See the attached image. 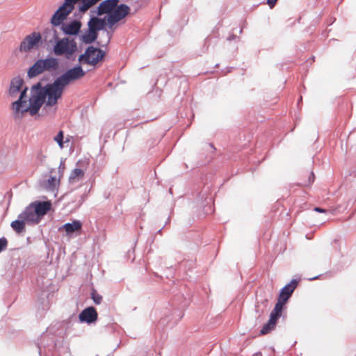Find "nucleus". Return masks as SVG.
<instances>
[{"label":"nucleus","mask_w":356,"mask_h":356,"mask_svg":"<svg viewBox=\"0 0 356 356\" xmlns=\"http://www.w3.org/2000/svg\"><path fill=\"white\" fill-rule=\"evenodd\" d=\"M65 88L56 79L54 83L42 87L40 83L34 85L31 90L29 105L26 104L27 88H24L20 93L19 99L12 104L14 117L21 118L29 112L31 115H35L39 111L43 104L47 106H52L57 104L63 93Z\"/></svg>","instance_id":"f257e3e1"},{"label":"nucleus","mask_w":356,"mask_h":356,"mask_svg":"<svg viewBox=\"0 0 356 356\" xmlns=\"http://www.w3.org/2000/svg\"><path fill=\"white\" fill-rule=\"evenodd\" d=\"M119 0H105L97 8V15L107 14L106 22L110 28L124 19L130 12L125 4L118 5Z\"/></svg>","instance_id":"f03ea898"},{"label":"nucleus","mask_w":356,"mask_h":356,"mask_svg":"<svg viewBox=\"0 0 356 356\" xmlns=\"http://www.w3.org/2000/svg\"><path fill=\"white\" fill-rule=\"evenodd\" d=\"M47 33L52 35V38L49 42H56L53 49L54 54L56 56H64L66 58L70 59L77 51V44L76 41L69 38L58 39L56 30H49Z\"/></svg>","instance_id":"7ed1b4c3"},{"label":"nucleus","mask_w":356,"mask_h":356,"mask_svg":"<svg viewBox=\"0 0 356 356\" xmlns=\"http://www.w3.org/2000/svg\"><path fill=\"white\" fill-rule=\"evenodd\" d=\"M106 24L104 19L92 17L88 22V30L81 36V40L85 44L93 42L98 36V31L105 28Z\"/></svg>","instance_id":"20e7f679"},{"label":"nucleus","mask_w":356,"mask_h":356,"mask_svg":"<svg viewBox=\"0 0 356 356\" xmlns=\"http://www.w3.org/2000/svg\"><path fill=\"white\" fill-rule=\"evenodd\" d=\"M59 67L58 60L54 57L38 60L28 71L29 77H35L44 71H54Z\"/></svg>","instance_id":"39448f33"},{"label":"nucleus","mask_w":356,"mask_h":356,"mask_svg":"<svg viewBox=\"0 0 356 356\" xmlns=\"http://www.w3.org/2000/svg\"><path fill=\"white\" fill-rule=\"evenodd\" d=\"M105 56V53L100 49L92 46L88 47L85 53L79 58L80 63L95 65L100 61Z\"/></svg>","instance_id":"423d86ee"},{"label":"nucleus","mask_w":356,"mask_h":356,"mask_svg":"<svg viewBox=\"0 0 356 356\" xmlns=\"http://www.w3.org/2000/svg\"><path fill=\"white\" fill-rule=\"evenodd\" d=\"M86 72L81 66H76L67 70L63 74L58 77L56 79L64 88H65L70 83L83 78Z\"/></svg>","instance_id":"0eeeda50"},{"label":"nucleus","mask_w":356,"mask_h":356,"mask_svg":"<svg viewBox=\"0 0 356 356\" xmlns=\"http://www.w3.org/2000/svg\"><path fill=\"white\" fill-rule=\"evenodd\" d=\"M297 286L298 281L296 280H291L290 283L284 286L280 293L277 302L274 308L278 309L279 311L282 312L283 307L290 298Z\"/></svg>","instance_id":"6e6552de"},{"label":"nucleus","mask_w":356,"mask_h":356,"mask_svg":"<svg viewBox=\"0 0 356 356\" xmlns=\"http://www.w3.org/2000/svg\"><path fill=\"white\" fill-rule=\"evenodd\" d=\"M42 43V35L39 32H33L26 35L19 46L21 52H28L33 49H38Z\"/></svg>","instance_id":"1a4fd4ad"},{"label":"nucleus","mask_w":356,"mask_h":356,"mask_svg":"<svg viewBox=\"0 0 356 356\" xmlns=\"http://www.w3.org/2000/svg\"><path fill=\"white\" fill-rule=\"evenodd\" d=\"M282 315V312L279 311L278 309H273L270 313V318L268 321L264 325L260 333L262 335H265L270 332L276 326L277 320Z\"/></svg>","instance_id":"9d476101"},{"label":"nucleus","mask_w":356,"mask_h":356,"mask_svg":"<svg viewBox=\"0 0 356 356\" xmlns=\"http://www.w3.org/2000/svg\"><path fill=\"white\" fill-rule=\"evenodd\" d=\"M18 218L23 219L26 223L31 224H38L40 221L31 204L18 216Z\"/></svg>","instance_id":"9b49d317"},{"label":"nucleus","mask_w":356,"mask_h":356,"mask_svg":"<svg viewBox=\"0 0 356 356\" xmlns=\"http://www.w3.org/2000/svg\"><path fill=\"white\" fill-rule=\"evenodd\" d=\"M97 316L96 309L93 307H89L80 313L79 318L81 322L92 323L97 321Z\"/></svg>","instance_id":"f8f14e48"},{"label":"nucleus","mask_w":356,"mask_h":356,"mask_svg":"<svg viewBox=\"0 0 356 356\" xmlns=\"http://www.w3.org/2000/svg\"><path fill=\"white\" fill-rule=\"evenodd\" d=\"M81 28V22L74 20L70 23L63 24L61 30L66 35H77L79 33Z\"/></svg>","instance_id":"ddd939ff"},{"label":"nucleus","mask_w":356,"mask_h":356,"mask_svg":"<svg viewBox=\"0 0 356 356\" xmlns=\"http://www.w3.org/2000/svg\"><path fill=\"white\" fill-rule=\"evenodd\" d=\"M31 204L35 209V212L40 220L42 217L44 216L51 208V204L49 201H36L31 203Z\"/></svg>","instance_id":"4468645a"},{"label":"nucleus","mask_w":356,"mask_h":356,"mask_svg":"<svg viewBox=\"0 0 356 356\" xmlns=\"http://www.w3.org/2000/svg\"><path fill=\"white\" fill-rule=\"evenodd\" d=\"M24 85V81L19 77L14 78L10 83L9 94L11 97H15L18 92L22 90Z\"/></svg>","instance_id":"2eb2a0df"},{"label":"nucleus","mask_w":356,"mask_h":356,"mask_svg":"<svg viewBox=\"0 0 356 356\" xmlns=\"http://www.w3.org/2000/svg\"><path fill=\"white\" fill-rule=\"evenodd\" d=\"M82 223L79 220H74L72 223H66L58 228L59 231L65 230L67 235H70L81 229Z\"/></svg>","instance_id":"dca6fc26"},{"label":"nucleus","mask_w":356,"mask_h":356,"mask_svg":"<svg viewBox=\"0 0 356 356\" xmlns=\"http://www.w3.org/2000/svg\"><path fill=\"white\" fill-rule=\"evenodd\" d=\"M84 177V172L83 170L79 168H76L74 170L72 171L70 177H69V181L70 183H76L77 181L82 179Z\"/></svg>","instance_id":"f3484780"},{"label":"nucleus","mask_w":356,"mask_h":356,"mask_svg":"<svg viewBox=\"0 0 356 356\" xmlns=\"http://www.w3.org/2000/svg\"><path fill=\"white\" fill-rule=\"evenodd\" d=\"M26 222L23 219L14 220L11 222V227L18 234L22 233L25 229V224Z\"/></svg>","instance_id":"a211bd4d"},{"label":"nucleus","mask_w":356,"mask_h":356,"mask_svg":"<svg viewBox=\"0 0 356 356\" xmlns=\"http://www.w3.org/2000/svg\"><path fill=\"white\" fill-rule=\"evenodd\" d=\"M46 155L42 149H40L35 156V161L38 165H42L46 161Z\"/></svg>","instance_id":"6ab92c4d"},{"label":"nucleus","mask_w":356,"mask_h":356,"mask_svg":"<svg viewBox=\"0 0 356 356\" xmlns=\"http://www.w3.org/2000/svg\"><path fill=\"white\" fill-rule=\"evenodd\" d=\"M59 180H58L55 177H51L47 180V188L49 190L54 191L56 187L58 185Z\"/></svg>","instance_id":"aec40b11"},{"label":"nucleus","mask_w":356,"mask_h":356,"mask_svg":"<svg viewBox=\"0 0 356 356\" xmlns=\"http://www.w3.org/2000/svg\"><path fill=\"white\" fill-rule=\"evenodd\" d=\"M63 131H60L58 134L54 138L55 142H56L60 148L63 149L64 147V141H63Z\"/></svg>","instance_id":"412c9836"},{"label":"nucleus","mask_w":356,"mask_h":356,"mask_svg":"<svg viewBox=\"0 0 356 356\" xmlns=\"http://www.w3.org/2000/svg\"><path fill=\"white\" fill-rule=\"evenodd\" d=\"M91 298L94 302L97 305H99L102 302V297L95 291H93L91 293Z\"/></svg>","instance_id":"4be33fe9"},{"label":"nucleus","mask_w":356,"mask_h":356,"mask_svg":"<svg viewBox=\"0 0 356 356\" xmlns=\"http://www.w3.org/2000/svg\"><path fill=\"white\" fill-rule=\"evenodd\" d=\"M7 243V240L5 238H0V252L6 248Z\"/></svg>","instance_id":"5701e85b"},{"label":"nucleus","mask_w":356,"mask_h":356,"mask_svg":"<svg viewBox=\"0 0 356 356\" xmlns=\"http://www.w3.org/2000/svg\"><path fill=\"white\" fill-rule=\"evenodd\" d=\"M277 0H268L267 3L270 6V8L273 7Z\"/></svg>","instance_id":"b1692460"},{"label":"nucleus","mask_w":356,"mask_h":356,"mask_svg":"<svg viewBox=\"0 0 356 356\" xmlns=\"http://www.w3.org/2000/svg\"><path fill=\"white\" fill-rule=\"evenodd\" d=\"M314 210L319 213H326V210L320 207H315Z\"/></svg>","instance_id":"393cba45"},{"label":"nucleus","mask_w":356,"mask_h":356,"mask_svg":"<svg viewBox=\"0 0 356 356\" xmlns=\"http://www.w3.org/2000/svg\"><path fill=\"white\" fill-rule=\"evenodd\" d=\"M314 181V174L313 172L310 173V175L309 177V184L313 183Z\"/></svg>","instance_id":"a878e982"},{"label":"nucleus","mask_w":356,"mask_h":356,"mask_svg":"<svg viewBox=\"0 0 356 356\" xmlns=\"http://www.w3.org/2000/svg\"><path fill=\"white\" fill-rule=\"evenodd\" d=\"M67 142H69V139H68V138H66V140H65V141H64V143H67Z\"/></svg>","instance_id":"bb28decb"}]
</instances>
